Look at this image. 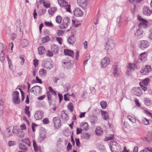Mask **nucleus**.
<instances>
[{"instance_id":"f257e3e1","label":"nucleus","mask_w":152,"mask_h":152,"mask_svg":"<svg viewBox=\"0 0 152 152\" xmlns=\"http://www.w3.org/2000/svg\"><path fill=\"white\" fill-rule=\"evenodd\" d=\"M115 46L114 41L108 37L106 38L104 45V49L107 52L113 50Z\"/></svg>"},{"instance_id":"f03ea898","label":"nucleus","mask_w":152,"mask_h":152,"mask_svg":"<svg viewBox=\"0 0 152 152\" xmlns=\"http://www.w3.org/2000/svg\"><path fill=\"white\" fill-rule=\"evenodd\" d=\"M137 18L139 21H141L138 25L140 28H145L147 27L148 22L146 20L143 19L139 16H137Z\"/></svg>"},{"instance_id":"7ed1b4c3","label":"nucleus","mask_w":152,"mask_h":152,"mask_svg":"<svg viewBox=\"0 0 152 152\" xmlns=\"http://www.w3.org/2000/svg\"><path fill=\"white\" fill-rule=\"evenodd\" d=\"M110 149L112 152H117L121 149L119 145L116 142H112L110 144Z\"/></svg>"},{"instance_id":"20e7f679","label":"nucleus","mask_w":152,"mask_h":152,"mask_svg":"<svg viewBox=\"0 0 152 152\" xmlns=\"http://www.w3.org/2000/svg\"><path fill=\"white\" fill-rule=\"evenodd\" d=\"M59 4L64 7L67 12H70V6L68 5L67 2L64 0H58Z\"/></svg>"},{"instance_id":"39448f33","label":"nucleus","mask_w":152,"mask_h":152,"mask_svg":"<svg viewBox=\"0 0 152 152\" xmlns=\"http://www.w3.org/2000/svg\"><path fill=\"white\" fill-rule=\"evenodd\" d=\"M16 129L14 127L10 126L7 128L5 133V135L7 137H9L13 135Z\"/></svg>"},{"instance_id":"423d86ee","label":"nucleus","mask_w":152,"mask_h":152,"mask_svg":"<svg viewBox=\"0 0 152 152\" xmlns=\"http://www.w3.org/2000/svg\"><path fill=\"white\" fill-rule=\"evenodd\" d=\"M42 66L44 68L48 70L51 69L53 67V64L52 63L47 61L46 60H44L42 63Z\"/></svg>"},{"instance_id":"0eeeda50","label":"nucleus","mask_w":152,"mask_h":152,"mask_svg":"<svg viewBox=\"0 0 152 152\" xmlns=\"http://www.w3.org/2000/svg\"><path fill=\"white\" fill-rule=\"evenodd\" d=\"M19 92L18 91H14L12 94V101L15 104H18L20 103L19 98Z\"/></svg>"},{"instance_id":"6e6552de","label":"nucleus","mask_w":152,"mask_h":152,"mask_svg":"<svg viewBox=\"0 0 152 152\" xmlns=\"http://www.w3.org/2000/svg\"><path fill=\"white\" fill-rule=\"evenodd\" d=\"M110 60L109 58L106 57L103 58L101 62V65L102 68L106 67L110 63Z\"/></svg>"},{"instance_id":"1a4fd4ad","label":"nucleus","mask_w":152,"mask_h":152,"mask_svg":"<svg viewBox=\"0 0 152 152\" xmlns=\"http://www.w3.org/2000/svg\"><path fill=\"white\" fill-rule=\"evenodd\" d=\"M53 122L56 128L58 129L61 127V120L58 117H56L53 118Z\"/></svg>"},{"instance_id":"9d476101","label":"nucleus","mask_w":152,"mask_h":152,"mask_svg":"<svg viewBox=\"0 0 152 152\" xmlns=\"http://www.w3.org/2000/svg\"><path fill=\"white\" fill-rule=\"evenodd\" d=\"M151 70V66L147 65L144 68L141 70L140 72L142 75H146L150 72Z\"/></svg>"},{"instance_id":"9b49d317","label":"nucleus","mask_w":152,"mask_h":152,"mask_svg":"<svg viewBox=\"0 0 152 152\" xmlns=\"http://www.w3.org/2000/svg\"><path fill=\"white\" fill-rule=\"evenodd\" d=\"M70 20L66 18L64 20L62 24L60 26V28L62 29L66 28L70 24Z\"/></svg>"},{"instance_id":"f8f14e48","label":"nucleus","mask_w":152,"mask_h":152,"mask_svg":"<svg viewBox=\"0 0 152 152\" xmlns=\"http://www.w3.org/2000/svg\"><path fill=\"white\" fill-rule=\"evenodd\" d=\"M41 91V88L39 86H34L30 90L31 92L34 93L35 94H39Z\"/></svg>"},{"instance_id":"ddd939ff","label":"nucleus","mask_w":152,"mask_h":152,"mask_svg":"<svg viewBox=\"0 0 152 152\" xmlns=\"http://www.w3.org/2000/svg\"><path fill=\"white\" fill-rule=\"evenodd\" d=\"M4 47L2 44H0V60L3 62L5 59V56L3 50Z\"/></svg>"},{"instance_id":"4468645a","label":"nucleus","mask_w":152,"mask_h":152,"mask_svg":"<svg viewBox=\"0 0 152 152\" xmlns=\"http://www.w3.org/2000/svg\"><path fill=\"white\" fill-rule=\"evenodd\" d=\"M73 12L74 15L77 17L81 16L83 14V11L79 8H75Z\"/></svg>"},{"instance_id":"2eb2a0df","label":"nucleus","mask_w":152,"mask_h":152,"mask_svg":"<svg viewBox=\"0 0 152 152\" xmlns=\"http://www.w3.org/2000/svg\"><path fill=\"white\" fill-rule=\"evenodd\" d=\"M34 116L37 120L42 119L44 117V113L42 111H38L35 113Z\"/></svg>"},{"instance_id":"dca6fc26","label":"nucleus","mask_w":152,"mask_h":152,"mask_svg":"<svg viewBox=\"0 0 152 152\" xmlns=\"http://www.w3.org/2000/svg\"><path fill=\"white\" fill-rule=\"evenodd\" d=\"M87 0H77L78 5L83 9H85L87 6Z\"/></svg>"},{"instance_id":"f3484780","label":"nucleus","mask_w":152,"mask_h":152,"mask_svg":"<svg viewBox=\"0 0 152 152\" xmlns=\"http://www.w3.org/2000/svg\"><path fill=\"white\" fill-rule=\"evenodd\" d=\"M134 94L137 96H140L142 94V90L139 87H135L132 90Z\"/></svg>"},{"instance_id":"a211bd4d","label":"nucleus","mask_w":152,"mask_h":152,"mask_svg":"<svg viewBox=\"0 0 152 152\" xmlns=\"http://www.w3.org/2000/svg\"><path fill=\"white\" fill-rule=\"evenodd\" d=\"M40 137L39 141L41 142L46 137V133L44 129H41L40 130Z\"/></svg>"},{"instance_id":"6ab92c4d","label":"nucleus","mask_w":152,"mask_h":152,"mask_svg":"<svg viewBox=\"0 0 152 152\" xmlns=\"http://www.w3.org/2000/svg\"><path fill=\"white\" fill-rule=\"evenodd\" d=\"M149 46V43L147 41L143 40L141 41L140 47L142 49L147 48Z\"/></svg>"},{"instance_id":"aec40b11","label":"nucleus","mask_w":152,"mask_h":152,"mask_svg":"<svg viewBox=\"0 0 152 152\" xmlns=\"http://www.w3.org/2000/svg\"><path fill=\"white\" fill-rule=\"evenodd\" d=\"M63 66L64 68H69L72 65L74 62L73 61L69 60L68 61H64L62 62Z\"/></svg>"},{"instance_id":"412c9836","label":"nucleus","mask_w":152,"mask_h":152,"mask_svg":"<svg viewBox=\"0 0 152 152\" xmlns=\"http://www.w3.org/2000/svg\"><path fill=\"white\" fill-rule=\"evenodd\" d=\"M16 25L17 30L20 32H22L23 31V28L22 24L20 20H17Z\"/></svg>"},{"instance_id":"4be33fe9","label":"nucleus","mask_w":152,"mask_h":152,"mask_svg":"<svg viewBox=\"0 0 152 152\" xmlns=\"http://www.w3.org/2000/svg\"><path fill=\"white\" fill-rule=\"evenodd\" d=\"M147 53L146 52L142 53L139 56V59L142 61H145L147 60Z\"/></svg>"},{"instance_id":"5701e85b","label":"nucleus","mask_w":152,"mask_h":152,"mask_svg":"<svg viewBox=\"0 0 152 152\" xmlns=\"http://www.w3.org/2000/svg\"><path fill=\"white\" fill-rule=\"evenodd\" d=\"M118 70V67L117 66L115 65L113 66L112 73L114 77H116L119 75Z\"/></svg>"},{"instance_id":"b1692460","label":"nucleus","mask_w":152,"mask_h":152,"mask_svg":"<svg viewBox=\"0 0 152 152\" xmlns=\"http://www.w3.org/2000/svg\"><path fill=\"white\" fill-rule=\"evenodd\" d=\"M151 11L148 7H145L143 8V13L145 15H151Z\"/></svg>"},{"instance_id":"393cba45","label":"nucleus","mask_w":152,"mask_h":152,"mask_svg":"<svg viewBox=\"0 0 152 152\" xmlns=\"http://www.w3.org/2000/svg\"><path fill=\"white\" fill-rule=\"evenodd\" d=\"M39 74V75L42 77H45L47 74V71L46 69L42 68L40 69Z\"/></svg>"},{"instance_id":"a878e982","label":"nucleus","mask_w":152,"mask_h":152,"mask_svg":"<svg viewBox=\"0 0 152 152\" xmlns=\"http://www.w3.org/2000/svg\"><path fill=\"white\" fill-rule=\"evenodd\" d=\"M64 54L65 55H68L73 58L74 56V52L71 50H69L68 49H65L64 50Z\"/></svg>"},{"instance_id":"bb28decb","label":"nucleus","mask_w":152,"mask_h":152,"mask_svg":"<svg viewBox=\"0 0 152 152\" xmlns=\"http://www.w3.org/2000/svg\"><path fill=\"white\" fill-rule=\"evenodd\" d=\"M80 128L84 131H86L88 129V125L87 123H82L80 125Z\"/></svg>"},{"instance_id":"cd10ccee","label":"nucleus","mask_w":152,"mask_h":152,"mask_svg":"<svg viewBox=\"0 0 152 152\" xmlns=\"http://www.w3.org/2000/svg\"><path fill=\"white\" fill-rule=\"evenodd\" d=\"M96 134L97 135H102L103 133V131L102 129L99 126H97L95 130Z\"/></svg>"},{"instance_id":"c85d7f7f","label":"nucleus","mask_w":152,"mask_h":152,"mask_svg":"<svg viewBox=\"0 0 152 152\" xmlns=\"http://www.w3.org/2000/svg\"><path fill=\"white\" fill-rule=\"evenodd\" d=\"M46 50L44 47L41 46L38 48V52L39 55H41L44 54Z\"/></svg>"},{"instance_id":"c756f323","label":"nucleus","mask_w":152,"mask_h":152,"mask_svg":"<svg viewBox=\"0 0 152 152\" xmlns=\"http://www.w3.org/2000/svg\"><path fill=\"white\" fill-rule=\"evenodd\" d=\"M59 49V48L58 46L56 45H53L51 47V50L55 53H58Z\"/></svg>"},{"instance_id":"7c9ffc66","label":"nucleus","mask_w":152,"mask_h":152,"mask_svg":"<svg viewBox=\"0 0 152 152\" xmlns=\"http://www.w3.org/2000/svg\"><path fill=\"white\" fill-rule=\"evenodd\" d=\"M75 39L73 36L70 37L67 40V42L70 44H73L75 42Z\"/></svg>"},{"instance_id":"2f4dec72","label":"nucleus","mask_w":152,"mask_h":152,"mask_svg":"<svg viewBox=\"0 0 152 152\" xmlns=\"http://www.w3.org/2000/svg\"><path fill=\"white\" fill-rule=\"evenodd\" d=\"M90 136V135L89 134L83 133L81 134V137L82 139L87 140L89 138Z\"/></svg>"},{"instance_id":"473e14b6","label":"nucleus","mask_w":152,"mask_h":152,"mask_svg":"<svg viewBox=\"0 0 152 152\" xmlns=\"http://www.w3.org/2000/svg\"><path fill=\"white\" fill-rule=\"evenodd\" d=\"M127 118L132 123H135L136 121V119L135 116L133 115H129L127 116Z\"/></svg>"},{"instance_id":"72a5a7b5","label":"nucleus","mask_w":152,"mask_h":152,"mask_svg":"<svg viewBox=\"0 0 152 152\" xmlns=\"http://www.w3.org/2000/svg\"><path fill=\"white\" fill-rule=\"evenodd\" d=\"M101 112L103 118L105 120L108 119L109 115L107 112L104 111H102Z\"/></svg>"},{"instance_id":"f704fd0d","label":"nucleus","mask_w":152,"mask_h":152,"mask_svg":"<svg viewBox=\"0 0 152 152\" xmlns=\"http://www.w3.org/2000/svg\"><path fill=\"white\" fill-rule=\"evenodd\" d=\"M24 133L23 131L19 130L18 131L17 135L18 137L22 138L24 137Z\"/></svg>"},{"instance_id":"c9c22d12","label":"nucleus","mask_w":152,"mask_h":152,"mask_svg":"<svg viewBox=\"0 0 152 152\" xmlns=\"http://www.w3.org/2000/svg\"><path fill=\"white\" fill-rule=\"evenodd\" d=\"M143 32V31L142 29H137L136 32L134 33V35L136 36H139L142 34Z\"/></svg>"},{"instance_id":"e433bc0d","label":"nucleus","mask_w":152,"mask_h":152,"mask_svg":"<svg viewBox=\"0 0 152 152\" xmlns=\"http://www.w3.org/2000/svg\"><path fill=\"white\" fill-rule=\"evenodd\" d=\"M150 79L148 78H146L144 79L142 82L140 83H142V84H144L145 86H147L148 85L150 81Z\"/></svg>"},{"instance_id":"4c0bfd02","label":"nucleus","mask_w":152,"mask_h":152,"mask_svg":"<svg viewBox=\"0 0 152 152\" xmlns=\"http://www.w3.org/2000/svg\"><path fill=\"white\" fill-rule=\"evenodd\" d=\"M61 117L62 119L65 121H67L69 119L68 115L66 113H64L62 114Z\"/></svg>"},{"instance_id":"58836bf2","label":"nucleus","mask_w":152,"mask_h":152,"mask_svg":"<svg viewBox=\"0 0 152 152\" xmlns=\"http://www.w3.org/2000/svg\"><path fill=\"white\" fill-rule=\"evenodd\" d=\"M29 107L26 106L25 108V114L29 117L30 116V113L29 111Z\"/></svg>"},{"instance_id":"ea45409f","label":"nucleus","mask_w":152,"mask_h":152,"mask_svg":"<svg viewBox=\"0 0 152 152\" xmlns=\"http://www.w3.org/2000/svg\"><path fill=\"white\" fill-rule=\"evenodd\" d=\"M142 123L145 125H148L149 124L151 120H148L145 118H143L142 119Z\"/></svg>"},{"instance_id":"a19ab883","label":"nucleus","mask_w":152,"mask_h":152,"mask_svg":"<svg viewBox=\"0 0 152 152\" xmlns=\"http://www.w3.org/2000/svg\"><path fill=\"white\" fill-rule=\"evenodd\" d=\"M56 10L55 7H52L49 9L48 12L51 15H53L54 12L56 11Z\"/></svg>"},{"instance_id":"79ce46f5","label":"nucleus","mask_w":152,"mask_h":152,"mask_svg":"<svg viewBox=\"0 0 152 152\" xmlns=\"http://www.w3.org/2000/svg\"><path fill=\"white\" fill-rule=\"evenodd\" d=\"M28 41L26 39H24L21 42L22 46L23 47L28 46Z\"/></svg>"},{"instance_id":"37998d69","label":"nucleus","mask_w":152,"mask_h":152,"mask_svg":"<svg viewBox=\"0 0 152 152\" xmlns=\"http://www.w3.org/2000/svg\"><path fill=\"white\" fill-rule=\"evenodd\" d=\"M24 56L23 54H20L19 55V58L21 60V61H20V64L22 65H23L24 63L25 60L24 59Z\"/></svg>"},{"instance_id":"c03bdc74","label":"nucleus","mask_w":152,"mask_h":152,"mask_svg":"<svg viewBox=\"0 0 152 152\" xmlns=\"http://www.w3.org/2000/svg\"><path fill=\"white\" fill-rule=\"evenodd\" d=\"M100 104L102 108L103 109H105L107 107V103L106 102L102 101L100 102Z\"/></svg>"},{"instance_id":"a18cd8bd","label":"nucleus","mask_w":152,"mask_h":152,"mask_svg":"<svg viewBox=\"0 0 152 152\" xmlns=\"http://www.w3.org/2000/svg\"><path fill=\"white\" fill-rule=\"evenodd\" d=\"M19 147L20 149L24 151H25L27 150V148L23 144H20L19 145Z\"/></svg>"},{"instance_id":"49530a36","label":"nucleus","mask_w":152,"mask_h":152,"mask_svg":"<svg viewBox=\"0 0 152 152\" xmlns=\"http://www.w3.org/2000/svg\"><path fill=\"white\" fill-rule=\"evenodd\" d=\"M135 68V65L134 64L129 63L127 66V69L133 70Z\"/></svg>"},{"instance_id":"de8ad7c7","label":"nucleus","mask_w":152,"mask_h":152,"mask_svg":"<svg viewBox=\"0 0 152 152\" xmlns=\"http://www.w3.org/2000/svg\"><path fill=\"white\" fill-rule=\"evenodd\" d=\"M43 6L46 8H49L50 7V3L49 1H43Z\"/></svg>"},{"instance_id":"09e8293b","label":"nucleus","mask_w":152,"mask_h":152,"mask_svg":"<svg viewBox=\"0 0 152 152\" xmlns=\"http://www.w3.org/2000/svg\"><path fill=\"white\" fill-rule=\"evenodd\" d=\"M50 39V38L48 36H47L45 37L42 38V41L43 43H45L47 42Z\"/></svg>"},{"instance_id":"8fccbe9b","label":"nucleus","mask_w":152,"mask_h":152,"mask_svg":"<svg viewBox=\"0 0 152 152\" xmlns=\"http://www.w3.org/2000/svg\"><path fill=\"white\" fill-rule=\"evenodd\" d=\"M91 122L93 124H94L97 122V118L96 117L92 116L91 118Z\"/></svg>"},{"instance_id":"3c124183","label":"nucleus","mask_w":152,"mask_h":152,"mask_svg":"<svg viewBox=\"0 0 152 152\" xmlns=\"http://www.w3.org/2000/svg\"><path fill=\"white\" fill-rule=\"evenodd\" d=\"M67 107L69 110L71 112H72L73 110V105L71 103H69Z\"/></svg>"},{"instance_id":"603ef678","label":"nucleus","mask_w":152,"mask_h":152,"mask_svg":"<svg viewBox=\"0 0 152 152\" xmlns=\"http://www.w3.org/2000/svg\"><path fill=\"white\" fill-rule=\"evenodd\" d=\"M48 89L49 91V92H51L52 94L55 96L56 95L57 93L51 87H49Z\"/></svg>"},{"instance_id":"864d4df0","label":"nucleus","mask_w":152,"mask_h":152,"mask_svg":"<svg viewBox=\"0 0 152 152\" xmlns=\"http://www.w3.org/2000/svg\"><path fill=\"white\" fill-rule=\"evenodd\" d=\"M23 141L28 146H30V141L28 138L23 139Z\"/></svg>"},{"instance_id":"5fc2aeb1","label":"nucleus","mask_w":152,"mask_h":152,"mask_svg":"<svg viewBox=\"0 0 152 152\" xmlns=\"http://www.w3.org/2000/svg\"><path fill=\"white\" fill-rule=\"evenodd\" d=\"M62 18L60 16H57L56 18V22L58 23H60L61 22Z\"/></svg>"},{"instance_id":"6e6d98bb","label":"nucleus","mask_w":152,"mask_h":152,"mask_svg":"<svg viewBox=\"0 0 152 152\" xmlns=\"http://www.w3.org/2000/svg\"><path fill=\"white\" fill-rule=\"evenodd\" d=\"M145 103L147 106H149L151 104V102L147 98H145L144 99Z\"/></svg>"},{"instance_id":"4d7b16f0","label":"nucleus","mask_w":152,"mask_h":152,"mask_svg":"<svg viewBox=\"0 0 152 152\" xmlns=\"http://www.w3.org/2000/svg\"><path fill=\"white\" fill-rule=\"evenodd\" d=\"M39 61L35 58L33 60V64L35 67H36L38 66Z\"/></svg>"},{"instance_id":"13d9d810","label":"nucleus","mask_w":152,"mask_h":152,"mask_svg":"<svg viewBox=\"0 0 152 152\" xmlns=\"http://www.w3.org/2000/svg\"><path fill=\"white\" fill-rule=\"evenodd\" d=\"M64 32V31L58 30L57 32V35L59 36H61L63 34Z\"/></svg>"},{"instance_id":"bf43d9fd","label":"nucleus","mask_w":152,"mask_h":152,"mask_svg":"<svg viewBox=\"0 0 152 152\" xmlns=\"http://www.w3.org/2000/svg\"><path fill=\"white\" fill-rule=\"evenodd\" d=\"M46 55L48 56L51 57L53 56V53L51 51L48 50L46 53Z\"/></svg>"},{"instance_id":"052dcab7","label":"nucleus","mask_w":152,"mask_h":152,"mask_svg":"<svg viewBox=\"0 0 152 152\" xmlns=\"http://www.w3.org/2000/svg\"><path fill=\"white\" fill-rule=\"evenodd\" d=\"M46 26L48 27H52L53 26V24L51 22L45 21V23Z\"/></svg>"},{"instance_id":"680f3d73","label":"nucleus","mask_w":152,"mask_h":152,"mask_svg":"<svg viewBox=\"0 0 152 152\" xmlns=\"http://www.w3.org/2000/svg\"><path fill=\"white\" fill-rule=\"evenodd\" d=\"M56 40L58 42L60 45H62V39L61 38L57 37H56Z\"/></svg>"},{"instance_id":"e2e57ef3","label":"nucleus","mask_w":152,"mask_h":152,"mask_svg":"<svg viewBox=\"0 0 152 152\" xmlns=\"http://www.w3.org/2000/svg\"><path fill=\"white\" fill-rule=\"evenodd\" d=\"M132 71L133 70H130V69H127L126 72V74L128 75H130L132 74Z\"/></svg>"},{"instance_id":"0e129e2a","label":"nucleus","mask_w":152,"mask_h":152,"mask_svg":"<svg viewBox=\"0 0 152 152\" xmlns=\"http://www.w3.org/2000/svg\"><path fill=\"white\" fill-rule=\"evenodd\" d=\"M140 84L141 88L144 91H145L147 90V88L146 86H145V85L142 84V83H140Z\"/></svg>"},{"instance_id":"69168bd1","label":"nucleus","mask_w":152,"mask_h":152,"mask_svg":"<svg viewBox=\"0 0 152 152\" xmlns=\"http://www.w3.org/2000/svg\"><path fill=\"white\" fill-rule=\"evenodd\" d=\"M144 113L152 118V114L151 113L146 110H144Z\"/></svg>"},{"instance_id":"338daca9","label":"nucleus","mask_w":152,"mask_h":152,"mask_svg":"<svg viewBox=\"0 0 152 152\" xmlns=\"http://www.w3.org/2000/svg\"><path fill=\"white\" fill-rule=\"evenodd\" d=\"M46 94L48 100L51 101V96L50 94V92L48 91H47L46 93Z\"/></svg>"},{"instance_id":"774afa93","label":"nucleus","mask_w":152,"mask_h":152,"mask_svg":"<svg viewBox=\"0 0 152 152\" xmlns=\"http://www.w3.org/2000/svg\"><path fill=\"white\" fill-rule=\"evenodd\" d=\"M43 123L45 124H48L50 122V121H49V119L47 118L44 119L43 120Z\"/></svg>"}]
</instances>
